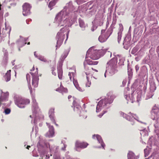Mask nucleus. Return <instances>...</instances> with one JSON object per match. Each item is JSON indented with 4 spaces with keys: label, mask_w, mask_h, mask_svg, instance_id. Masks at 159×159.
<instances>
[{
    "label": "nucleus",
    "mask_w": 159,
    "mask_h": 159,
    "mask_svg": "<svg viewBox=\"0 0 159 159\" xmlns=\"http://www.w3.org/2000/svg\"><path fill=\"white\" fill-rule=\"evenodd\" d=\"M26 44V43H24V45H25V44Z\"/></svg>",
    "instance_id": "54"
},
{
    "label": "nucleus",
    "mask_w": 159,
    "mask_h": 159,
    "mask_svg": "<svg viewBox=\"0 0 159 159\" xmlns=\"http://www.w3.org/2000/svg\"><path fill=\"white\" fill-rule=\"evenodd\" d=\"M139 65H136V66H135V69H136V71L137 72L139 70Z\"/></svg>",
    "instance_id": "33"
},
{
    "label": "nucleus",
    "mask_w": 159,
    "mask_h": 159,
    "mask_svg": "<svg viewBox=\"0 0 159 159\" xmlns=\"http://www.w3.org/2000/svg\"><path fill=\"white\" fill-rule=\"evenodd\" d=\"M9 93L7 92L4 93L0 97V101L2 103L6 102L8 100Z\"/></svg>",
    "instance_id": "9"
},
{
    "label": "nucleus",
    "mask_w": 159,
    "mask_h": 159,
    "mask_svg": "<svg viewBox=\"0 0 159 159\" xmlns=\"http://www.w3.org/2000/svg\"><path fill=\"white\" fill-rule=\"evenodd\" d=\"M91 84V82L89 81V80H87V82L86 84V86L87 87H89Z\"/></svg>",
    "instance_id": "32"
},
{
    "label": "nucleus",
    "mask_w": 159,
    "mask_h": 159,
    "mask_svg": "<svg viewBox=\"0 0 159 159\" xmlns=\"http://www.w3.org/2000/svg\"><path fill=\"white\" fill-rule=\"evenodd\" d=\"M85 75L86 76L87 80H89V78H88V77L87 76V75L86 74V73H85Z\"/></svg>",
    "instance_id": "41"
},
{
    "label": "nucleus",
    "mask_w": 159,
    "mask_h": 159,
    "mask_svg": "<svg viewBox=\"0 0 159 159\" xmlns=\"http://www.w3.org/2000/svg\"><path fill=\"white\" fill-rule=\"evenodd\" d=\"M65 37V34L63 33L58 32L57 35L58 39L56 47H59L62 44Z\"/></svg>",
    "instance_id": "5"
},
{
    "label": "nucleus",
    "mask_w": 159,
    "mask_h": 159,
    "mask_svg": "<svg viewBox=\"0 0 159 159\" xmlns=\"http://www.w3.org/2000/svg\"><path fill=\"white\" fill-rule=\"evenodd\" d=\"M128 74L129 80H130L133 76V72L131 69L128 68Z\"/></svg>",
    "instance_id": "20"
},
{
    "label": "nucleus",
    "mask_w": 159,
    "mask_h": 159,
    "mask_svg": "<svg viewBox=\"0 0 159 159\" xmlns=\"http://www.w3.org/2000/svg\"><path fill=\"white\" fill-rule=\"evenodd\" d=\"M58 1V0H53L51 1L49 4L48 7L51 8L52 7L54 6L55 5Z\"/></svg>",
    "instance_id": "21"
},
{
    "label": "nucleus",
    "mask_w": 159,
    "mask_h": 159,
    "mask_svg": "<svg viewBox=\"0 0 159 159\" xmlns=\"http://www.w3.org/2000/svg\"><path fill=\"white\" fill-rule=\"evenodd\" d=\"M63 15L61 13H58L56 16L55 18V20L56 22L59 23H59L61 22L62 20H63Z\"/></svg>",
    "instance_id": "11"
},
{
    "label": "nucleus",
    "mask_w": 159,
    "mask_h": 159,
    "mask_svg": "<svg viewBox=\"0 0 159 159\" xmlns=\"http://www.w3.org/2000/svg\"><path fill=\"white\" fill-rule=\"evenodd\" d=\"M53 123H54L57 126H58V125L56 123V121H55V122H53Z\"/></svg>",
    "instance_id": "40"
},
{
    "label": "nucleus",
    "mask_w": 159,
    "mask_h": 159,
    "mask_svg": "<svg viewBox=\"0 0 159 159\" xmlns=\"http://www.w3.org/2000/svg\"><path fill=\"white\" fill-rule=\"evenodd\" d=\"M114 98V97L113 96H108L107 97L100 101L98 103V105H100L102 104V105H101V106H106L108 104L112 103L113 101Z\"/></svg>",
    "instance_id": "3"
},
{
    "label": "nucleus",
    "mask_w": 159,
    "mask_h": 159,
    "mask_svg": "<svg viewBox=\"0 0 159 159\" xmlns=\"http://www.w3.org/2000/svg\"><path fill=\"white\" fill-rule=\"evenodd\" d=\"M26 80H30V76L29 74H27L26 75Z\"/></svg>",
    "instance_id": "34"
},
{
    "label": "nucleus",
    "mask_w": 159,
    "mask_h": 159,
    "mask_svg": "<svg viewBox=\"0 0 159 159\" xmlns=\"http://www.w3.org/2000/svg\"><path fill=\"white\" fill-rule=\"evenodd\" d=\"M79 21L80 26L82 29L83 30H84L86 27L84 22L81 19H79Z\"/></svg>",
    "instance_id": "14"
},
{
    "label": "nucleus",
    "mask_w": 159,
    "mask_h": 159,
    "mask_svg": "<svg viewBox=\"0 0 159 159\" xmlns=\"http://www.w3.org/2000/svg\"><path fill=\"white\" fill-rule=\"evenodd\" d=\"M124 82V81H123V83Z\"/></svg>",
    "instance_id": "60"
},
{
    "label": "nucleus",
    "mask_w": 159,
    "mask_h": 159,
    "mask_svg": "<svg viewBox=\"0 0 159 159\" xmlns=\"http://www.w3.org/2000/svg\"><path fill=\"white\" fill-rule=\"evenodd\" d=\"M30 42H29L28 43H27L28 45H30Z\"/></svg>",
    "instance_id": "47"
},
{
    "label": "nucleus",
    "mask_w": 159,
    "mask_h": 159,
    "mask_svg": "<svg viewBox=\"0 0 159 159\" xmlns=\"http://www.w3.org/2000/svg\"><path fill=\"white\" fill-rule=\"evenodd\" d=\"M54 110L55 109L53 108H51L49 111L48 114L49 115H55L54 114Z\"/></svg>",
    "instance_id": "23"
},
{
    "label": "nucleus",
    "mask_w": 159,
    "mask_h": 159,
    "mask_svg": "<svg viewBox=\"0 0 159 159\" xmlns=\"http://www.w3.org/2000/svg\"><path fill=\"white\" fill-rule=\"evenodd\" d=\"M67 20L65 19L64 20V21H66Z\"/></svg>",
    "instance_id": "53"
},
{
    "label": "nucleus",
    "mask_w": 159,
    "mask_h": 159,
    "mask_svg": "<svg viewBox=\"0 0 159 159\" xmlns=\"http://www.w3.org/2000/svg\"><path fill=\"white\" fill-rule=\"evenodd\" d=\"M68 75L70 80H71L72 79V80H75L76 76L75 74V69L72 72H69Z\"/></svg>",
    "instance_id": "12"
},
{
    "label": "nucleus",
    "mask_w": 159,
    "mask_h": 159,
    "mask_svg": "<svg viewBox=\"0 0 159 159\" xmlns=\"http://www.w3.org/2000/svg\"><path fill=\"white\" fill-rule=\"evenodd\" d=\"M89 144L85 142H80L77 141L75 143V147L76 150L77 148L84 149L87 147Z\"/></svg>",
    "instance_id": "7"
},
{
    "label": "nucleus",
    "mask_w": 159,
    "mask_h": 159,
    "mask_svg": "<svg viewBox=\"0 0 159 159\" xmlns=\"http://www.w3.org/2000/svg\"><path fill=\"white\" fill-rule=\"evenodd\" d=\"M34 69H35V68H34V66H33V67L32 69H30V70L31 71H33L34 70Z\"/></svg>",
    "instance_id": "37"
},
{
    "label": "nucleus",
    "mask_w": 159,
    "mask_h": 159,
    "mask_svg": "<svg viewBox=\"0 0 159 159\" xmlns=\"http://www.w3.org/2000/svg\"><path fill=\"white\" fill-rule=\"evenodd\" d=\"M87 53L89 55L90 58L95 60L98 59L104 54V51L102 50L94 49L93 48H90L87 51Z\"/></svg>",
    "instance_id": "1"
},
{
    "label": "nucleus",
    "mask_w": 159,
    "mask_h": 159,
    "mask_svg": "<svg viewBox=\"0 0 159 159\" xmlns=\"http://www.w3.org/2000/svg\"><path fill=\"white\" fill-rule=\"evenodd\" d=\"M38 80H32V85L34 87H37L38 85Z\"/></svg>",
    "instance_id": "24"
},
{
    "label": "nucleus",
    "mask_w": 159,
    "mask_h": 159,
    "mask_svg": "<svg viewBox=\"0 0 159 159\" xmlns=\"http://www.w3.org/2000/svg\"><path fill=\"white\" fill-rule=\"evenodd\" d=\"M71 98V96H70V95H69L68 96V99H70V98Z\"/></svg>",
    "instance_id": "45"
},
{
    "label": "nucleus",
    "mask_w": 159,
    "mask_h": 159,
    "mask_svg": "<svg viewBox=\"0 0 159 159\" xmlns=\"http://www.w3.org/2000/svg\"><path fill=\"white\" fill-rule=\"evenodd\" d=\"M58 77L60 79H62V70L58 71Z\"/></svg>",
    "instance_id": "27"
},
{
    "label": "nucleus",
    "mask_w": 159,
    "mask_h": 159,
    "mask_svg": "<svg viewBox=\"0 0 159 159\" xmlns=\"http://www.w3.org/2000/svg\"><path fill=\"white\" fill-rule=\"evenodd\" d=\"M56 91H58V89H56Z\"/></svg>",
    "instance_id": "55"
},
{
    "label": "nucleus",
    "mask_w": 159,
    "mask_h": 159,
    "mask_svg": "<svg viewBox=\"0 0 159 159\" xmlns=\"http://www.w3.org/2000/svg\"><path fill=\"white\" fill-rule=\"evenodd\" d=\"M120 39H121V36L118 35V42L119 43V41L120 40Z\"/></svg>",
    "instance_id": "35"
},
{
    "label": "nucleus",
    "mask_w": 159,
    "mask_h": 159,
    "mask_svg": "<svg viewBox=\"0 0 159 159\" xmlns=\"http://www.w3.org/2000/svg\"><path fill=\"white\" fill-rule=\"evenodd\" d=\"M105 31V30H101V33H104Z\"/></svg>",
    "instance_id": "44"
},
{
    "label": "nucleus",
    "mask_w": 159,
    "mask_h": 159,
    "mask_svg": "<svg viewBox=\"0 0 159 159\" xmlns=\"http://www.w3.org/2000/svg\"><path fill=\"white\" fill-rule=\"evenodd\" d=\"M30 93H31L32 92V90L31 89H30Z\"/></svg>",
    "instance_id": "50"
},
{
    "label": "nucleus",
    "mask_w": 159,
    "mask_h": 159,
    "mask_svg": "<svg viewBox=\"0 0 159 159\" xmlns=\"http://www.w3.org/2000/svg\"><path fill=\"white\" fill-rule=\"evenodd\" d=\"M64 25H61V26H64Z\"/></svg>",
    "instance_id": "52"
},
{
    "label": "nucleus",
    "mask_w": 159,
    "mask_h": 159,
    "mask_svg": "<svg viewBox=\"0 0 159 159\" xmlns=\"http://www.w3.org/2000/svg\"><path fill=\"white\" fill-rule=\"evenodd\" d=\"M93 138L95 139L96 138L99 143H101L102 146L103 148H104L105 144L103 143L102 140V139L101 137L98 135H94L93 136Z\"/></svg>",
    "instance_id": "10"
},
{
    "label": "nucleus",
    "mask_w": 159,
    "mask_h": 159,
    "mask_svg": "<svg viewBox=\"0 0 159 159\" xmlns=\"http://www.w3.org/2000/svg\"><path fill=\"white\" fill-rule=\"evenodd\" d=\"M1 5L0 4V10H1Z\"/></svg>",
    "instance_id": "48"
},
{
    "label": "nucleus",
    "mask_w": 159,
    "mask_h": 159,
    "mask_svg": "<svg viewBox=\"0 0 159 159\" xmlns=\"http://www.w3.org/2000/svg\"><path fill=\"white\" fill-rule=\"evenodd\" d=\"M46 124L49 128V130L48 131L49 134L48 135H47V134L46 136H48L49 138L52 137L54 133V128L53 126L52 125H51L50 124L47 122L46 123Z\"/></svg>",
    "instance_id": "8"
},
{
    "label": "nucleus",
    "mask_w": 159,
    "mask_h": 159,
    "mask_svg": "<svg viewBox=\"0 0 159 159\" xmlns=\"http://www.w3.org/2000/svg\"><path fill=\"white\" fill-rule=\"evenodd\" d=\"M36 72L34 73H31V75L33 77V80H39V76L38 75V69L36 68Z\"/></svg>",
    "instance_id": "16"
},
{
    "label": "nucleus",
    "mask_w": 159,
    "mask_h": 159,
    "mask_svg": "<svg viewBox=\"0 0 159 159\" xmlns=\"http://www.w3.org/2000/svg\"><path fill=\"white\" fill-rule=\"evenodd\" d=\"M68 54V52H66V53L65 54V55L63 57L65 58L67 57V55Z\"/></svg>",
    "instance_id": "36"
},
{
    "label": "nucleus",
    "mask_w": 159,
    "mask_h": 159,
    "mask_svg": "<svg viewBox=\"0 0 159 159\" xmlns=\"http://www.w3.org/2000/svg\"><path fill=\"white\" fill-rule=\"evenodd\" d=\"M33 105L35 106L36 108L38 107V103L36 102V100L35 99H33Z\"/></svg>",
    "instance_id": "28"
},
{
    "label": "nucleus",
    "mask_w": 159,
    "mask_h": 159,
    "mask_svg": "<svg viewBox=\"0 0 159 159\" xmlns=\"http://www.w3.org/2000/svg\"><path fill=\"white\" fill-rule=\"evenodd\" d=\"M9 80H7V82L8 81H9Z\"/></svg>",
    "instance_id": "56"
},
{
    "label": "nucleus",
    "mask_w": 159,
    "mask_h": 159,
    "mask_svg": "<svg viewBox=\"0 0 159 159\" xmlns=\"http://www.w3.org/2000/svg\"><path fill=\"white\" fill-rule=\"evenodd\" d=\"M52 73L53 74V70H52Z\"/></svg>",
    "instance_id": "49"
},
{
    "label": "nucleus",
    "mask_w": 159,
    "mask_h": 159,
    "mask_svg": "<svg viewBox=\"0 0 159 159\" xmlns=\"http://www.w3.org/2000/svg\"><path fill=\"white\" fill-rule=\"evenodd\" d=\"M41 75H39V76H41Z\"/></svg>",
    "instance_id": "59"
},
{
    "label": "nucleus",
    "mask_w": 159,
    "mask_h": 159,
    "mask_svg": "<svg viewBox=\"0 0 159 159\" xmlns=\"http://www.w3.org/2000/svg\"><path fill=\"white\" fill-rule=\"evenodd\" d=\"M104 114V113H103L102 115H98V116H99V117H101Z\"/></svg>",
    "instance_id": "43"
},
{
    "label": "nucleus",
    "mask_w": 159,
    "mask_h": 159,
    "mask_svg": "<svg viewBox=\"0 0 159 159\" xmlns=\"http://www.w3.org/2000/svg\"><path fill=\"white\" fill-rule=\"evenodd\" d=\"M2 102L0 101V107H1V104H2Z\"/></svg>",
    "instance_id": "46"
},
{
    "label": "nucleus",
    "mask_w": 159,
    "mask_h": 159,
    "mask_svg": "<svg viewBox=\"0 0 159 159\" xmlns=\"http://www.w3.org/2000/svg\"><path fill=\"white\" fill-rule=\"evenodd\" d=\"M128 159H134V154L131 152H129L127 155Z\"/></svg>",
    "instance_id": "22"
},
{
    "label": "nucleus",
    "mask_w": 159,
    "mask_h": 159,
    "mask_svg": "<svg viewBox=\"0 0 159 159\" xmlns=\"http://www.w3.org/2000/svg\"><path fill=\"white\" fill-rule=\"evenodd\" d=\"M63 64L62 62H60L58 64L57 66V70L58 71L62 70V66Z\"/></svg>",
    "instance_id": "25"
},
{
    "label": "nucleus",
    "mask_w": 159,
    "mask_h": 159,
    "mask_svg": "<svg viewBox=\"0 0 159 159\" xmlns=\"http://www.w3.org/2000/svg\"><path fill=\"white\" fill-rule=\"evenodd\" d=\"M108 64L113 68H114L116 65V62L114 59H111L108 63Z\"/></svg>",
    "instance_id": "13"
},
{
    "label": "nucleus",
    "mask_w": 159,
    "mask_h": 159,
    "mask_svg": "<svg viewBox=\"0 0 159 159\" xmlns=\"http://www.w3.org/2000/svg\"><path fill=\"white\" fill-rule=\"evenodd\" d=\"M11 70H8L5 75V79L6 80H10Z\"/></svg>",
    "instance_id": "19"
},
{
    "label": "nucleus",
    "mask_w": 159,
    "mask_h": 159,
    "mask_svg": "<svg viewBox=\"0 0 159 159\" xmlns=\"http://www.w3.org/2000/svg\"><path fill=\"white\" fill-rule=\"evenodd\" d=\"M30 148V146H29V145H28L26 147V148H27V149H29V148Z\"/></svg>",
    "instance_id": "42"
},
{
    "label": "nucleus",
    "mask_w": 159,
    "mask_h": 159,
    "mask_svg": "<svg viewBox=\"0 0 159 159\" xmlns=\"http://www.w3.org/2000/svg\"><path fill=\"white\" fill-rule=\"evenodd\" d=\"M93 70L95 71L96 72H98V70L95 69H94V68H91Z\"/></svg>",
    "instance_id": "38"
},
{
    "label": "nucleus",
    "mask_w": 159,
    "mask_h": 159,
    "mask_svg": "<svg viewBox=\"0 0 159 159\" xmlns=\"http://www.w3.org/2000/svg\"><path fill=\"white\" fill-rule=\"evenodd\" d=\"M11 111V110L10 109L7 108L6 109H5L4 111V112L5 114H8L10 113Z\"/></svg>",
    "instance_id": "29"
},
{
    "label": "nucleus",
    "mask_w": 159,
    "mask_h": 159,
    "mask_svg": "<svg viewBox=\"0 0 159 159\" xmlns=\"http://www.w3.org/2000/svg\"><path fill=\"white\" fill-rule=\"evenodd\" d=\"M30 117H31V115L30 116Z\"/></svg>",
    "instance_id": "57"
},
{
    "label": "nucleus",
    "mask_w": 159,
    "mask_h": 159,
    "mask_svg": "<svg viewBox=\"0 0 159 159\" xmlns=\"http://www.w3.org/2000/svg\"><path fill=\"white\" fill-rule=\"evenodd\" d=\"M73 82L75 87L79 91H83L84 90L81 89L78 84L77 82V80H73Z\"/></svg>",
    "instance_id": "18"
},
{
    "label": "nucleus",
    "mask_w": 159,
    "mask_h": 159,
    "mask_svg": "<svg viewBox=\"0 0 159 159\" xmlns=\"http://www.w3.org/2000/svg\"><path fill=\"white\" fill-rule=\"evenodd\" d=\"M35 53H36V52H34V55H36Z\"/></svg>",
    "instance_id": "51"
},
{
    "label": "nucleus",
    "mask_w": 159,
    "mask_h": 159,
    "mask_svg": "<svg viewBox=\"0 0 159 159\" xmlns=\"http://www.w3.org/2000/svg\"><path fill=\"white\" fill-rule=\"evenodd\" d=\"M49 117L52 123L55 122V115H49Z\"/></svg>",
    "instance_id": "26"
},
{
    "label": "nucleus",
    "mask_w": 159,
    "mask_h": 159,
    "mask_svg": "<svg viewBox=\"0 0 159 159\" xmlns=\"http://www.w3.org/2000/svg\"><path fill=\"white\" fill-rule=\"evenodd\" d=\"M31 6L28 3L25 2L22 6L23 15L24 16H27L30 13V10Z\"/></svg>",
    "instance_id": "4"
},
{
    "label": "nucleus",
    "mask_w": 159,
    "mask_h": 159,
    "mask_svg": "<svg viewBox=\"0 0 159 159\" xmlns=\"http://www.w3.org/2000/svg\"><path fill=\"white\" fill-rule=\"evenodd\" d=\"M39 59L42 61H44V62H47V59L44 58L43 57H39Z\"/></svg>",
    "instance_id": "30"
},
{
    "label": "nucleus",
    "mask_w": 159,
    "mask_h": 159,
    "mask_svg": "<svg viewBox=\"0 0 159 159\" xmlns=\"http://www.w3.org/2000/svg\"><path fill=\"white\" fill-rule=\"evenodd\" d=\"M15 103L20 108H24L25 105L28 104L30 102L29 99H24L21 97H16L14 98Z\"/></svg>",
    "instance_id": "2"
},
{
    "label": "nucleus",
    "mask_w": 159,
    "mask_h": 159,
    "mask_svg": "<svg viewBox=\"0 0 159 159\" xmlns=\"http://www.w3.org/2000/svg\"><path fill=\"white\" fill-rule=\"evenodd\" d=\"M75 21H76V19L75 18H74L72 19L71 20V21L70 22V23L71 24V25L73 24Z\"/></svg>",
    "instance_id": "31"
},
{
    "label": "nucleus",
    "mask_w": 159,
    "mask_h": 159,
    "mask_svg": "<svg viewBox=\"0 0 159 159\" xmlns=\"http://www.w3.org/2000/svg\"><path fill=\"white\" fill-rule=\"evenodd\" d=\"M68 34H69V31L68 32L67 34H66V41L67 40V39L68 38Z\"/></svg>",
    "instance_id": "39"
},
{
    "label": "nucleus",
    "mask_w": 159,
    "mask_h": 159,
    "mask_svg": "<svg viewBox=\"0 0 159 159\" xmlns=\"http://www.w3.org/2000/svg\"><path fill=\"white\" fill-rule=\"evenodd\" d=\"M74 110V111H78L81 109V107L79 105H76V102L75 101L73 102Z\"/></svg>",
    "instance_id": "17"
},
{
    "label": "nucleus",
    "mask_w": 159,
    "mask_h": 159,
    "mask_svg": "<svg viewBox=\"0 0 159 159\" xmlns=\"http://www.w3.org/2000/svg\"><path fill=\"white\" fill-rule=\"evenodd\" d=\"M85 62L89 65H97L98 63V61H93L90 60H87L85 61Z\"/></svg>",
    "instance_id": "15"
},
{
    "label": "nucleus",
    "mask_w": 159,
    "mask_h": 159,
    "mask_svg": "<svg viewBox=\"0 0 159 159\" xmlns=\"http://www.w3.org/2000/svg\"><path fill=\"white\" fill-rule=\"evenodd\" d=\"M159 118H157V120H159Z\"/></svg>",
    "instance_id": "58"
},
{
    "label": "nucleus",
    "mask_w": 159,
    "mask_h": 159,
    "mask_svg": "<svg viewBox=\"0 0 159 159\" xmlns=\"http://www.w3.org/2000/svg\"><path fill=\"white\" fill-rule=\"evenodd\" d=\"M111 33V30H108L105 35L102 34L99 36L98 38L99 40L101 43L105 42L110 36Z\"/></svg>",
    "instance_id": "6"
}]
</instances>
